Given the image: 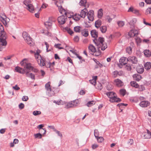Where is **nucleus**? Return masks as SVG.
Here are the masks:
<instances>
[{
    "instance_id": "obj_43",
    "label": "nucleus",
    "mask_w": 151,
    "mask_h": 151,
    "mask_svg": "<svg viewBox=\"0 0 151 151\" xmlns=\"http://www.w3.org/2000/svg\"><path fill=\"white\" fill-rule=\"evenodd\" d=\"M81 27L80 26H76L74 27V30L76 32H80Z\"/></svg>"
},
{
    "instance_id": "obj_48",
    "label": "nucleus",
    "mask_w": 151,
    "mask_h": 151,
    "mask_svg": "<svg viewBox=\"0 0 151 151\" xmlns=\"http://www.w3.org/2000/svg\"><path fill=\"white\" fill-rule=\"evenodd\" d=\"M41 114V111H34L33 112V114L35 116L39 115Z\"/></svg>"
},
{
    "instance_id": "obj_8",
    "label": "nucleus",
    "mask_w": 151,
    "mask_h": 151,
    "mask_svg": "<svg viewBox=\"0 0 151 151\" xmlns=\"http://www.w3.org/2000/svg\"><path fill=\"white\" fill-rule=\"evenodd\" d=\"M114 83L116 86L118 87H121L124 86V83L119 79H116L114 81Z\"/></svg>"
},
{
    "instance_id": "obj_32",
    "label": "nucleus",
    "mask_w": 151,
    "mask_h": 151,
    "mask_svg": "<svg viewBox=\"0 0 151 151\" xmlns=\"http://www.w3.org/2000/svg\"><path fill=\"white\" fill-rule=\"evenodd\" d=\"M101 24V21L99 20L96 21L95 22V27L97 28H99Z\"/></svg>"
},
{
    "instance_id": "obj_41",
    "label": "nucleus",
    "mask_w": 151,
    "mask_h": 151,
    "mask_svg": "<svg viewBox=\"0 0 151 151\" xmlns=\"http://www.w3.org/2000/svg\"><path fill=\"white\" fill-rule=\"evenodd\" d=\"M126 51L128 54H131L132 53V48L130 47H128L126 49Z\"/></svg>"
},
{
    "instance_id": "obj_17",
    "label": "nucleus",
    "mask_w": 151,
    "mask_h": 151,
    "mask_svg": "<svg viewBox=\"0 0 151 151\" xmlns=\"http://www.w3.org/2000/svg\"><path fill=\"white\" fill-rule=\"evenodd\" d=\"M87 12L88 11L86 8H84L82 9L81 10L80 14L81 17L84 18L86 16Z\"/></svg>"
},
{
    "instance_id": "obj_55",
    "label": "nucleus",
    "mask_w": 151,
    "mask_h": 151,
    "mask_svg": "<svg viewBox=\"0 0 151 151\" xmlns=\"http://www.w3.org/2000/svg\"><path fill=\"white\" fill-rule=\"evenodd\" d=\"M49 22H52H52H55V18L53 17H50L49 19Z\"/></svg>"
},
{
    "instance_id": "obj_6",
    "label": "nucleus",
    "mask_w": 151,
    "mask_h": 151,
    "mask_svg": "<svg viewBox=\"0 0 151 151\" xmlns=\"http://www.w3.org/2000/svg\"><path fill=\"white\" fill-rule=\"evenodd\" d=\"M35 59L37 60L38 64L40 66H43L45 65V59L41 56H39Z\"/></svg>"
},
{
    "instance_id": "obj_15",
    "label": "nucleus",
    "mask_w": 151,
    "mask_h": 151,
    "mask_svg": "<svg viewBox=\"0 0 151 151\" xmlns=\"http://www.w3.org/2000/svg\"><path fill=\"white\" fill-rule=\"evenodd\" d=\"M15 70L16 72L22 74L26 72V70L18 66L16 67Z\"/></svg>"
},
{
    "instance_id": "obj_58",
    "label": "nucleus",
    "mask_w": 151,
    "mask_h": 151,
    "mask_svg": "<svg viewBox=\"0 0 151 151\" xmlns=\"http://www.w3.org/2000/svg\"><path fill=\"white\" fill-rule=\"evenodd\" d=\"M96 88L99 90H101L102 88V85L101 83L99 84Z\"/></svg>"
},
{
    "instance_id": "obj_34",
    "label": "nucleus",
    "mask_w": 151,
    "mask_h": 151,
    "mask_svg": "<svg viewBox=\"0 0 151 151\" xmlns=\"http://www.w3.org/2000/svg\"><path fill=\"white\" fill-rule=\"evenodd\" d=\"M103 14V11L102 9H101L99 10L98 12V17L99 18H101Z\"/></svg>"
},
{
    "instance_id": "obj_52",
    "label": "nucleus",
    "mask_w": 151,
    "mask_h": 151,
    "mask_svg": "<svg viewBox=\"0 0 151 151\" xmlns=\"http://www.w3.org/2000/svg\"><path fill=\"white\" fill-rule=\"evenodd\" d=\"M118 75H119V72L117 71H114L113 73V76L114 77H116Z\"/></svg>"
},
{
    "instance_id": "obj_46",
    "label": "nucleus",
    "mask_w": 151,
    "mask_h": 151,
    "mask_svg": "<svg viewBox=\"0 0 151 151\" xmlns=\"http://www.w3.org/2000/svg\"><path fill=\"white\" fill-rule=\"evenodd\" d=\"M34 136L35 138H39L41 139L42 138V134L40 133L34 134Z\"/></svg>"
},
{
    "instance_id": "obj_24",
    "label": "nucleus",
    "mask_w": 151,
    "mask_h": 151,
    "mask_svg": "<svg viewBox=\"0 0 151 151\" xmlns=\"http://www.w3.org/2000/svg\"><path fill=\"white\" fill-rule=\"evenodd\" d=\"M81 34L82 35L87 37L88 35V29H84L83 30L81 31Z\"/></svg>"
},
{
    "instance_id": "obj_23",
    "label": "nucleus",
    "mask_w": 151,
    "mask_h": 151,
    "mask_svg": "<svg viewBox=\"0 0 151 151\" xmlns=\"http://www.w3.org/2000/svg\"><path fill=\"white\" fill-rule=\"evenodd\" d=\"M91 35L92 37L94 38H97L98 36V32H96V30H93L91 31Z\"/></svg>"
},
{
    "instance_id": "obj_53",
    "label": "nucleus",
    "mask_w": 151,
    "mask_h": 151,
    "mask_svg": "<svg viewBox=\"0 0 151 151\" xmlns=\"http://www.w3.org/2000/svg\"><path fill=\"white\" fill-rule=\"evenodd\" d=\"M106 19L109 22H110L112 20V19L111 18L110 16H106Z\"/></svg>"
},
{
    "instance_id": "obj_40",
    "label": "nucleus",
    "mask_w": 151,
    "mask_h": 151,
    "mask_svg": "<svg viewBox=\"0 0 151 151\" xmlns=\"http://www.w3.org/2000/svg\"><path fill=\"white\" fill-rule=\"evenodd\" d=\"M45 44L46 46V50L47 52L52 51V49L50 48V49H48L49 47V45L46 42H45Z\"/></svg>"
},
{
    "instance_id": "obj_14",
    "label": "nucleus",
    "mask_w": 151,
    "mask_h": 151,
    "mask_svg": "<svg viewBox=\"0 0 151 151\" xmlns=\"http://www.w3.org/2000/svg\"><path fill=\"white\" fill-rule=\"evenodd\" d=\"M26 63V65L24 67V68H25L26 69H27L31 70H32L35 72H36L37 71L36 69H35L33 67L31 66V65L30 63Z\"/></svg>"
},
{
    "instance_id": "obj_25",
    "label": "nucleus",
    "mask_w": 151,
    "mask_h": 151,
    "mask_svg": "<svg viewBox=\"0 0 151 151\" xmlns=\"http://www.w3.org/2000/svg\"><path fill=\"white\" fill-rule=\"evenodd\" d=\"M144 67L145 69L147 70L150 69L151 68V63L150 62H147L145 64Z\"/></svg>"
},
{
    "instance_id": "obj_3",
    "label": "nucleus",
    "mask_w": 151,
    "mask_h": 151,
    "mask_svg": "<svg viewBox=\"0 0 151 151\" xmlns=\"http://www.w3.org/2000/svg\"><path fill=\"white\" fill-rule=\"evenodd\" d=\"M105 94L110 98V101L111 102H118L121 101V99L116 96L115 93L112 91L108 92L106 93Z\"/></svg>"
},
{
    "instance_id": "obj_21",
    "label": "nucleus",
    "mask_w": 151,
    "mask_h": 151,
    "mask_svg": "<svg viewBox=\"0 0 151 151\" xmlns=\"http://www.w3.org/2000/svg\"><path fill=\"white\" fill-rule=\"evenodd\" d=\"M127 59L125 57H122L119 60V63L122 65H124L127 63Z\"/></svg>"
},
{
    "instance_id": "obj_26",
    "label": "nucleus",
    "mask_w": 151,
    "mask_h": 151,
    "mask_svg": "<svg viewBox=\"0 0 151 151\" xmlns=\"http://www.w3.org/2000/svg\"><path fill=\"white\" fill-rule=\"evenodd\" d=\"M81 17L80 14H75L73 16V19L76 21L79 20L80 19Z\"/></svg>"
},
{
    "instance_id": "obj_45",
    "label": "nucleus",
    "mask_w": 151,
    "mask_h": 151,
    "mask_svg": "<svg viewBox=\"0 0 151 151\" xmlns=\"http://www.w3.org/2000/svg\"><path fill=\"white\" fill-rule=\"evenodd\" d=\"M99 134V133L98 130L97 129H95L94 130V135L96 138H97L98 137Z\"/></svg>"
},
{
    "instance_id": "obj_2",
    "label": "nucleus",
    "mask_w": 151,
    "mask_h": 151,
    "mask_svg": "<svg viewBox=\"0 0 151 151\" xmlns=\"http://www.w3.org/2000/svg\"><path fill=\"white\" fill-rule=\"evenodd\" d=\"M7 37V35L4 31L0 32V48L2 46H6L7 43L6 40Z\"/></svg>"
},
{
    "instance_id": "obj_60",
    "label": "nucleus",
    "mask_w": 151,
    "mask_h": 151,
    "mask_svg": "<svg viewBox=\"0 0 151 151\" xmlns=\"http://www.w3.org/2000/svg\"><path fill=\"white\" fill-rule=\"evenodd\" d=\"M12 88L13 89L16 90H18L20 89V88L17 85H16L14 86H13Z\"/></svg>"
},
{
    "instance_id": "obj_49",
    "label": "nucleus",
    "mask_w": 151,
    "mask_h": 151,
    "mask_svg": "<svg viewBox=\"0 0 151 151\" xmlns=\"http://www.w3.org/2000/svg\"><path fill=\"white\" fill-rule=\"evenodd\" d=\"M117 24L120 27H122L124 25V23L123 21H119L117 22Z\"/></svg>"
},
{
    "instance_id": "obj_5",
    "label": "nucleus",
    "mask_w": 151,
    "mask_h": 151,
    "mask_svg": "<svg viewBox=\"0 0 151 151\" xmlns=\"http://www.w3.org/2000/svg\"><path fill=\"white\" fill-rule=\"evenodd\" d=\"M29 0H25L24 1V3L27 6V9L30 12L33 13L34 11V7L32 4L28 3L29 2Z\"/></svg>"
},
{
    "instance_id": "obj_4",
    "label": "nucleus",
    "mask_w": 151,
    "mask_h": 151,
    "mask_svg": "<svg viewBox=\"0 0 151 151\" xmlns=\"http://www.w3.org/2000/svg\"><path fill=\"white\" fill-rule=\"evenodd\" d=\"M22 35L23 38L28 44L30 46H33L34 45V43L32 41V38L27 32H23L22 33Z\"/></svg>"
},
{
    "instance_id": "obj_61",
    "label": "nucleus",
    "mask_w": 151,
    "mask_h": 151,
    "mask_svg": "<svg viewBox=\"0 0 151 151\" xmlns=\"http://www.w3.org/2000/svg\"><path fill=\"white\" fill-rule=\"evenodd\" d=\"M4 31V27L2 24L0 23V32Z\"/></svg>"
},
{
    "instance_id": "obj_29",
    "label": "nucleus",
    "mask_w": 151,
    "mask_h": 151,
    "mask_svg": "<svg viewBox=\"0 0 151 151\" xmlns=\"http://www.w3.org/2000/svg\"><path fill=\"white\" fill-rule=\"evenodd\" d=\"M51 83L50 81L48 82L45 85V89L47 90V91H49V90L51 89L50 86Z\"/></svg>"
},
{
    "instance_id": "obj_44",
    "label": "nucleus",
    "mask_w": 151,
    "mask_h": 151,
    "mask_svg": "<svg viewBox=\"0 0 151 151\" xmlns=\"http://www.w3.org/2000/svg\"><path fill=\"white\" fill-rule=\"evenodd\" d=\"M151 14V8L149 7L146 10L145 14L146 15Z\"/></svg>"
},
{
    "instance_id": "obj_10",
    "label": "nucleus",
    "mask_w": 151,
    "mask_h": 151,
    "mask_svg": "<svg viewBox=\"0 0 151 151\" xmlns=\"http://www.w3.org/2000/svg\"><path fill=\"white\" fill-rule=\"evenodd\" d=\"M94 11L92 10H91L88 12L87 16L89 20L93 21L94 19Z\"/></svg>"
},
{
    "instance_id": "obj_7",
    "label": "nucleus",
    "mask_w": 151,
    "mask_h": 151,
    "mask_svg": "<svg viewBox=\"0 0 151 151\" xmlns=\"http://www.w3.org/2000/svg\"><path fill=\"white\" fill-rule=\"evenodd\" d=\"M67 17L63 15L59 17L58 19V23L61 24H64L66 22Z\"/></svg>"
},
{
    "instance_id": "obj_33",
    "label": "nucleus",
    "mask_w": 151,
    "mask_h": 151,
    "mask_svg": "<svg viewBox=\"0 0 151 151\" xmlns=\"http://www.w3.org/2000/svg\"><path fill=\"white\" fill-rule=\"evenodd\" d=\"M86 0H81L79 4L81 6H83L84 7H86Z\"/></svg>"
},
{
    "instance_id": "obj_16",
    "label": "nucleus",
    "mask_w": 151,
    "mask_h": 151,
    "mask_svg": "<svg viewBox=\"0 0 151 151\" xmlns=\"http://www.w3.org/2000/svg\"><path fill=\"white\" fill-rule=\"evenodd\" d=\"M150 103L147 101H143L140 104V106L142 107H146L150 105Z\"/></svg>"
},
{
    "instance_id": "obj_18",
    "label": "nucleus",
    "mask_w": 151,
    "mask_h": 151,
    "mask_svg": "<svg viewBox=\"0 0 151 151\" xmlns=\"http://www.w3.org/2000/svg\"><path fill=\"white\" fill-rule=\"evenodd\" d=\"M133 78L134 80L137 81H139L142 78L141 76L139 74H136L133 75Z\"/></svg>"
},
{
    "instance_id": "obj_28",
    "label": "nucleus",
    "mask_w": 151,
    "mask_h": 151,
    "mask_svg": "<svg viewBox=\"0 0 151 151\" xmlns=\"http://www.w3.org/2000/svg\"><path fill=\"white\" fill-rule=\"evenodd\" d=\"M145 55L147 57H150L151 55V52L149 50H146L144 51Z\"/></svg>"
},
{
    "instance_id": "obj_30",
    "label": "nucleus",
    "mask_w": 151,
    "mask_h": 151,
    "mask_svg": "<svg viewBox=\"0 0 151 151\" xmlns=\"http://www.w3.org/2000/svg\"><path fill=\"white\" fill-rule=\"evenodd\" d=\"M97 78V76H95L93 77V78L92 80H90V82L93 85H95L96 83V80Z\"/></svg>"
},
{
    "instance_id": "obj_47",
    "label": "nucleus",
    "mask_w": 151,
    "mask_h": 151,
    "mask_svg": "<svg viewBox=\"0 0 151 151\" xmlns=\"http://www.w3.org/2000/svg\"><path fill=\"white\" fill-rule=\"evenodd\" d=\"M97 140L98 142L101 143L103 141L104 139L102 137H98L97 138Z\"/></svg>"
},
{
    "instance_id": "obj_37",
    "label": "nucleus",
    "mask_w": 151,
    "mask_h": 151,
    "mask_svg": "<svg viewBox=\"0 0 151 151\" xmlns=\"http://www.w3.org/2000/svg\"><path fill=\"white\" fill-rule=\"evenodd\" d=\"M100 30L102 33H105L106 31V26H102L100 27Z\"/></svg>"
},
{
    "instance_id": "obj_63",
    "label": "nucleus",
    "mask_w": 151,
    "mask_h": 151,
    "mask_svg": "<svg viewBox=\"0 0 151 151\" xmlns=\"http://www.w3.org/2000/svg\"><path fill=\"white\" fill-rule=\"evenodd\" d=\"M98 147V145L96 144H94L92 145V147L93 149H94Z\"/></svg>"
},
{
    "instance_id": "obj_9",
    "label": "nucleus",
    "mask_w": 151,
    "mask_h": 151,
    "mask_svg": "<svg viewBox=\"0 0 151 151\" xmlns=\"http://www.w3.org/2000/svg\"><path fill=\"white\" fill-rule=\"evenodd\" d=\"M78 103V100H75L70 102L67 105V108L77 106Z\"/></svg>"
},
{
    "instance_id": "obj_64",
    "label": "nucleus",
    "mask_w": 151,
    "mask_h": 151,
    "mask_svg": "<svg viewBox=\"0 0 151 151\" xmlns=\"http://www.w3.org/2000/svg\"><path fill=\"white\" fill-rule=\"evenodd\" d=\"M125 68L128 70H130L131 69V68L129 65H127L125 67Z\"/></svg>"
},
{
    "instance_id": "obj_50",
    "label": "nucleus",
    "mask_w": 151,
    "mask_h": 151,
    "mask_svg": "<svg viewBox=\"0 0 151 151\" xmlns=\"http://www.w3.org/2000/svg\"><path fill=\"white\" fill-rule=\"evenodd\" d=\"M55 132L58 135V136L60 137L61 138H62L63 137V135L62 133L59 131H58L56 129L55 130Z\"/></svg>"
},
{
    "instance_id": "obj_57",
    "label": "nucleus",
    "mask_w": 151,
    "mask_h": 151,
    "mask_svg": "<svg viewBox=\"0 0 151 151\" xmlns=\"http://www.w3.org/2000/svg\"><path fill=\"white\" fill-rule=\"evenodd\" d=\"M29 98L27 96H24L22 98V100L24 101H27Z\"/></svg>"
},
{
    "instance_id": "obj_1",
    "label": "nucleus",
    "mask_w": 151,
    "mask_h": 151,
    "mask_svg": "<svg viewBox=\"0 0 151 151\" xmlns=\"http://www.w3.org/2000/svg\"><path fill=\"white\" fill-rule=\"evenodd\" d=\"M93 42L96 46L97 50L93 45H90L88 47L90 52L93 55L99 56L101 54L100 49L101 48V50H104L107 48V45L105 42L104 38L103 37H99L98 39H95L93 40Z\"/></svg>"
},
{
    "instance_id": "obj_38",
    "label": "nucleus",
    "mask_w": 151,
    "mask_h": 151,
    "mask_svg": "<svg viewBox=\"0 0 151 151\" xmlns=\"http://www.w3.org/2000/svg\"><path fill=\"white\" fill-rule=\"evenodd\" d=\"M95 103V102L94 101H90L88 102L87 104V106L88 107H90L93 105Z\"/></svg>"
},
{
    "instance_id": "obj_59",
    "label": "nucleus",
    "mask_w": 151,
    "mask_h": 151,
    "mask_svg": "<svg viewBox=\"0 0 151 151\" xmlns=\"http://www.w3.org/2000/svg\"><path fill=\"white\" fill-rule=\"evenodd\" d=\"M60 45H61L60 44H57L55 45V47H56L57 48H58L59 49H63V47H60L59 46H60Z\"/></svg>"
},
{
    "instance_id": "obj_20",
    "label": "nucleus",
    "mask_w": 151,
    "mask_h": 151,
    "mask_svg": "<svg viewBox=\"0 0 151 151\" xmlns=\"http://www.w3.org/2000/svg\"><path fill=\"white\" fill-rule=\"evenodd\" d=\"M26 76L27 77L31 78L32 79H35V76L34 74L32 73H29V71L26 70V72L25 73Z\"/></svg>"
},
{
    "instance_id": "obj_36",
    "label": "nucleus",
    "mask_w": 151,
    "mask_h": 151,
    "mask_svg": "<svg viewBox=\"0 0 151 151\" xmlns=\"http://www.w3.org/2000/svg\"><path fill=\"white\" fill-rule=\"evenodd\" d=\"M126 92V90L124 89H122L119 91V93L120 95L122 96H124Z\"/></svg>"
},
{
    "instance_id": "obj_39",
    "label": "nucleus",
    "mask_w": 151,
    "mask_h": 151,
    "mask_svg": "<svg viewBox=\"0 0 151 151\" xmlns=\"http://www.w3.org/2000/svg\"><path fill=\"white\" fill-rule=\"evenodd\" d=\"M47 93H48V95L50 96H53L55 94L54 91H52L51 89L49 90V91H47Z\"/></svg>"
},
{
    "instance_id": "obj_13",
    "label": "nucleus",
    "mask_w": 151,
    "mask_h": 151,
    "mask_svg": "<svg viewBox=\"0 0 151 151\" xmlns=\"http://www.w3.org/2000/svg\"><path fill=\"white\" fill-rule=\"evenodd\" d=\"M142 135L145 139L150 138L151 137V132L147 130V132H144Z\"/></svg>"
},
{
    "instance_id": "obj_27",
    "label": "nucleus",
    "mask_w": 151,
    "mask_h": 151,
    "mask_svg": "<svg viewBox=\"0 0 151 151\" xmlns=\"http://www.w3.org/2000/svg\"><path fill=\"white\" fill-rule=\"evenodd\" d=\"M136 69L137 72L140 73H142L144 70L143 67L140 66H137Z\"/></svg>"
},
{
    "instance_id": "obj_35",
    "label": "nucleus",
    "mask_w": 151,
    "mask_h": 151,
    "mask_svg": "<svg viewBox=\"0 0 151 151\" xmlns=\"http://www.w3.org/2000/svg\"><path fill=\"white\" fill-rule=\"evenodd\" d=\"M131 85L135 88H137L138 86V84L135 81H132L130 82Z\"/></svg>"
},
{
    "instance_id": "obj_31",
    "label": "nucleus",
    "mask_w": 151,
    "mask_h": 151,
    "mask_svg": "<svg viewBox=\"0 0 151 151\" xmlns=\"http://www.w3.org/2000/svg\"><path fill=\"white\" fill-rule=\"evenodd\" d=\"M45 25L46 27L48 29L50 28L52 26V22H47L45 23Z\"/></svg>"
},
{
    "instance_id": "obj_19",
    "label": "nucleus",
    "mask_w": 151,
    "mask_h": 151,
    "mask_svg": "<svg viewBox=\"0 0 151 151\" xmlns=\"http://www.w3.org/2000/svg\"><path fill=\"white\" fill-rule=\"evenodd\" d=\"M63 1L62 0H57L55 2V4L58 7L59 9L62 8V5L63 3Z\"/></svg>"
},
{
    "instance_id": "obj_42",
    "label": "nucleus",
    "mask_w": 151,
    "mask_h": 151,
    "mask_svg": "<svg viewBox=\"0 0 151 151\" xmlns=\"http://www.w3.org/2000/svg\"><path fill=\"white\" fill-rule=\"evenodd\" d=\"M41 52V51L39 50H37L36 52L35 53V58L38 57L39 56H41L40 54V53Z\"/></svg>"
},
{
    "instance_id": "obj_56",
    "label": "nucleus",
    "mask_w": 151,
    "mask_h": 151,
    "mask_svg": "<svg viewBox=\"0 0 151 151\" xmlns=\"http://www.w3.org/2000/svg\"><path fill=\"white\" fill-rule=\"evenodd\" d=\"M24 104L22 103H21L19 105V108L21 109H23L24 107Z\"/></svg>"
},
{
    "instance_id": "obj_22",
    "label": "nucleus",
    "mask_w": 151,
    "mask_h": 151,
    "mask_svg": "<svg viewBox=\"0 0 151 151\" xmlns=\"http://www.w3.org/2000/svg\"><path fill=\"white\" fill-rule=\"evenodd\" d=\"M59 11L60 12V13L63 15H66V17H68V18H70V17H69L68 16V13H67V12H66V11L63 9L62 7L61 8L59 9Z\"/></svg>"
},
{
    "instance_id": "obj_12",
    "label": "nucleus",
    "mask_w": 151,
    "mask_h": 151,
    "mask_svg": "<svg viewBox=\"0 0 151 151\" xmlns=\"http://www.w3.org/2000/svg\"><path fill=\"white\" fill-rule=\"evenodd\" d=\"M127 60L133 63H137V58L134 56L129 57L127 59Z\"/></svg>"
},
{
    "instance_id": "obj_62",
    "label": "nucleus",
    "mask_w": 151,
    "mask_h": 151,
    "mask_svg": "<svg viewBox=\"0 0 151 151\" xmlns=\"http://www.w3.org/2000/svg\"><path fill=\"white\" fill-rule=\"evenodd\" d=\"M135 40L137 44L140 43L141 41L139 37L136 38Z\"/></svg>"
},
{
    "instance_id": "obj_11",
    "label": "nucleus",
    "mask_w": 151,
    "mask_h": 151,
    "mask_svg": "<svg viewBox=\"0 0 151 151\" xmlns=\"http://www.w3.org/2000/svg\"><path fill=\"white\" fill-rule=\"evenodd\" d=\"M138 34V30L136 29H132L129 33V36L130 37H133L136 36Z\"/></svg>"
},
{
    "instance_id": "obj_51",
    "label": "nucleus",
    "mask_w": 151,
    "mask_h": 151,
    "mask_svg": "<svg viewBox=\"0 0 151 151\" xmlns=\"http://www.w3.org/2000/svg\"><path fill=\"white\" fill-rule=\"evenodd\" d=\"M132 12L137 15H139L140 14L139 11L138 10L134 9L133 11Z\"/></svg>"
},
{
    "instance_id": "obj_54",
    "label": "nucleus",
    "mask_w": 151,
    "mask_h": 151,
    "mask_svg": "<svg viewBox=\"0 0 151 151\" xmlns=\"http://www.w3.org/2000/svg\"><path fill=\"white\" fill-rule=\"evenodd\" d=\"M67 31L68 33L70 35H72L73 33V31L70 28H67Z\"/></svg>"
}]
</instances>
